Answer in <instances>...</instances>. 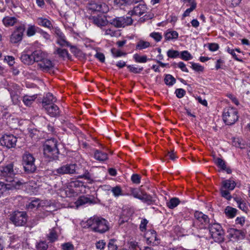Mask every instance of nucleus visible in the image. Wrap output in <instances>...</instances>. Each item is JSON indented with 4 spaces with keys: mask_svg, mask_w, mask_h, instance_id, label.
I'll return each instance as SVG.
<instances>
[{
    "mask_svg": "<svg viewBox=\"0 0 250 250\" xmlns=\"http://www.w3.org/2000/svg\"><path fill=\"white\" fill-rule=\"evenodd\" d=\"M86 226L91 230L95 232L104 233L109 229V224L105 219L94 216L86 222Z\"/></svg>",
    "mask_w": 250,
    "mask_h": 250,
    "instance_id": "1",
    "label": "nucleus"
},
{
    "mask_svg": "<svg viewBox=\"0 0 250 250\" xmlns=\"http://www.w3.org/2000/svg\"><path fill=\"white\" fill-rule=\"evenodd\" d=\"M44 154L50 160H55L59 153L57 141L54 138L47 140L43 145Z\"/></svg>",
    "mask_w": 250,
    "mask_h": 250,
    "instance_id": "2",
    "label": "nucleus"
},
{
    "mask_svg": "<svg viewBox=\"0 0 250 250\" xmlns=\"http://www.w3.org/2000/svg\"><path fill=\"white\" fill-rule=\"evenodd\" d=\"M238 118V111L236 108L228 107L224 109L223 119L226 125H233Z\"/></svg>",
    "mask_w": 250,
    "mask_h": 250,
    "instance_id": "3",
    "label": "nucleus"
},
{
    "mask_svg": "<svg viewBox=\"0 0 250 250\" xmlns=\"http://www.w3.org/2000/svg\"><path fill=\"white\" fill-rule=\"evenodd\" d=\"M208 229L211 237L215 242H221L224 240V231L220 224L218 223L210 224Z\"/></svg>",
    "mask_w": 250,
    "mask_h": 250,
    "instance_id": "4",
    "label": "nucleus"
},
{
    "mask_svg": "<svg viewBox=\"0 0 250 250\" xmlns=\"http://www.w3.org/2000/svg\"><path fill=\"white\" fill-rule=\"evenodd\" d=\"M35 161V159L32 154L28 152L24 153L22 156V165L26 172L32 173L36 170Z\"/></svg>",
    "mask_w": 250,
    "mask_h": 250,
    "instance_id": "5",
    "label": "nucleus"
},
{
    "mask_svg": "<svg viewBox=\"0 0 250 250\" xmlns=\"http://www.w3.org/2000/svg\"><path fill=\"white\" fill-rule=\"evenodd\" d=\"M27 214L24 211H15L10 220L16 226H22L27 222Z\"/></svg>",
    "mask_w": 250,
    "mask_h": 250,
    "instance_id": "6",
    "label": "nucleus"
},
{
    "mask_svg": "<svg viewBox=\"0 0 250 250\" xmlns=\"http://www.w3.org/2000/svg\"><path fill=\"white\" fill-rule=\"evenodd\" d=\"M14 165L12 163L8 164L5 167H1L0 175L7 182L13 183V178L15 174L14 170Z\"/></svg>",
    "mask_w": 250,
    "mask_h": 250,
    "instance_id": "7",
    "label": "nucleus"
},
{
    "mask_svg": "<svg viewBox=\"0 0 250 250\" xmlns=\"http://www.w3.org/2000/svg\"><path fill=\"white\" fill-rule=\"evenodd\" d=\"M17 142V138L12 134H5L0 139L1 145L9 148L14 147Z\"/></svg>",
    "mask_w": 250,
    "mask_h": 250,
    "instance_id": "8",
    "label": "nucleus"
},
{
    "mask_svg": "<svg viewBox=\"0 0 250 250\" xmlns=\"http://www.w3.org/2000/svg\"><path fill=\"white\" fill-rule=\"evenodd\" d=\"M132 21L133 20L130 17H121L114 19L111 24L118 28L124 27L125 26L131 25Z\"/></svg>",
    "mask_w": 250,
    "mask_h": 250,
    "instance_id": "9",
    "label": "nucleus"
},
{
    "mask_svg": "<svg viewBox=\"0 0 250 250\" xmlns=\"http://www.w3.org/2000/svg\"><path fill=\"white\" fill-rule=\"evenodd\" d=\"M77 167L76 164H66L57 168L56 171L58 174L61 175L78 173V172H76Z\"/></svg>",
    "mask_w": 250,
    "mask_h": 250,
    "instance_id": "10",
    "label": "nucleus"
},
{
    "mask_svg": "<svg viewBox=\"0 0 250 250\" xmlns=\"http://www.w3.org/2000/svg\"><path fill=\"white\" fill-rule=\"evenodd\" d=\"M24 183L21 181H13L11 184H5L3 182H0V196L9 190L17 188V187H19Z\"/></svg>",
    "mask_w": 250,
    "mask_h": 250,
    "instance_id": "11",
    "label": "nucleus"
},
{
    "mask_svg": "<svg viewBox=\"0 0 250 250\" xmlns=\"http://www.w3.org/2000/svg\"><path fill=\"white\" fill-rule=\"evenodd\" d=\"M24 31V28L23 26L17 27L10 36V42L12 43L20 42L22 40Z\"/></svg>",
    "mask_w": 250,
    "mask_h": 250,
    "instance_id": "12",
    "label": "nucleus"
},
{
    "mask_svg": "<svg viewBox=\"0 0 250 250\" xmlns=\"http://www.w3.org/2000/svg\"><path fill=\"white\" fill-rule=\"evenodd\" d=\"M89 9L93 11H98L102 13H106L108 11V6L104 3L101 2L96 3L92 2L88 5Z\"/></svg>",
    "mask_w": 250,
    "mask_h": 250,
    "instance_id": "13",
    "label": "nucleus"
},
{
    "mask_svg": "<svg viewBox=\"0 0 250 250\" xmlns=\"http://www.w3.org/2000/svg\"><path fill=\"white\" fill-rule=\"evenodd\" d=\"M89 19L92 22L99 27L104 26L108 23L106 18L103 15L91 16Z\"/></svg>",
    "mask_w": 250,
    "mask_h": 250,
    "instance_id": "14",
    "label": "nucleus"
},
{
    "mask_svg": "<svg viewBox=\"0 0 250 250\" xmlns=\"http://www.w3.org/2000/svg\"><path fill=\"white\" fill-rule=\"evenodd\" d=\"M146 6L145 4L140 3L134 7L132 10L128 12V14L131 16H141L146 12Z\"/></svg>",
    "mask_w": 250,
    "mask_h": 250,
    "instance_id": "15",
    "label": "nucleus"
},
{
    "mask_svg": "<svg viewBox=\"0 0 250 250\" xmlns=\"http://www.w3.org/2000/svg\"><path fill=\"white\" fill-rule=\"evenodd\" d=\"M38 67L42 71L47 72L54 67V65L51 61L44 58L38 63Z\"/></svg>",
    "mask_w": 250,
    "mask_h": 250,
    "instance_id": "16",
    "label": "nucleus"
},
{
    "mask_svg": "<svg viewBox=\"0 0 250 250\" xmlns=\"http://www.w3.org/2000/svg\"><path fill=\"white\" fill-rule=\"evenodd\" d=\"M145 237L148 244H152L153 245H156L158 244L156 232L154 230L150 229L147 231L145 234Z\"/></svg>",
    "mask_w": 250,
    "mask_h": 250,
    "instance_id": "17",
    "label": "nucleus"
},
{
    "mask_svg": "<svg viewBox=\"0 0 250 250\" xmlns=\"http://www.w3.org/2000/svg\"><path fill=\"white\" fill-rule=\"evenodd\" d=\"M194 217L197 221H198L202 225H206L209 223L208 216L202 212L196 211L194 213Z\"/></svg>",
    "mask_w": 250,
    "mask_h": 250,
    "instance_id": "18",
    "label": "nucleus"
},
{
    "mask_svg": "<svg viewBox=\"0 0 250 250\" xmlns=\"http://www.w3.org/2000/svg\"><path fill=\"white\" fill-rule=\"evenodd\" d=\"M47 113L51 117H56L60 115V109L55 104L44 107Z\"/></svg>",
    "mask_w": 250,
    "mask_h": 250,
    "instance_id": "19",
    "label": "nucleus"
},
{
    "mask_svg": "<svg viewBox=\"0 0 250 250\" xmlns=\"http://www.w3.org/2000/svg\"><path fill=\"white\" fill-rule=\"evenodd\" d=\"M56 101L57 99L53 96L52 94L48 93L42 100V106L43 107H45V106L51 105L54 104Z\"/></svg>",
    "mask_w": 250,
    "mask_h": 250,
    "instance_id": "20",
    "label": "nucleus"
},
{
    "mask_svg": "<svg viewBox=\"0 0 250 250\" xmlns=\"http://www.w3.org/2000/svg\"><path fill=\"white\" fill-rule=\"evenodd\" d=\"M94 158L96 160L102 162L108 159V155L105 152L96 149L94 150Z\"/></svg>",
    "mask_w": 250,
    "mask_h": 250,
    "instance_id": "21",
    "label": "nucleus"
},
{
    "mask_svg": "<svg viewBox=\"0 0 250 250\" xmlns=\"http://www.w3.org/2000/svg\"><path fill=\"white\" fill-rule=\"evenodd\" d=\"M21 61L25 64L31 65L35 62V60L33 59L32 54H27L23 52L21 56Z\"/></svg>",
    "mask_w": 250,
    "mask_h": 250,
    "instance_id": "22",
    "label": "nucleus"
},
{
    "mask_svg": "<svg viewBox=\"0 0 250 250\" xmlns=\"http://www.w3.org/2000/svg\"><path fill=\"white\" fill-rule=\"evenodd\" d=\"M36 22L39 25L49 29L52 27L51 22L49 20L43 17L38 18L36 19Z\"/></svg>",
    "mask_w": 250,
    "mask_h": 250,
    "instance_id": "23",
    "label": "nucleus"
},
{
    "mask_svg": "<svg viewBox=\"0 0 250 250\" xmlns=\"http://www.w3.org/2000/svg\"><path fill=\"white\" fill-rule=\"evenodd\" d=\"M236 184L232 179L225 180L222 182L221 188L228 190H232L235 187Z\"/></svg>",
    "mask_w": 250,
    "mask_h": 250,
    "instance_id": "24",
    "label": "nucleus"
},
{
    "mask_svg": "<svg viewBox=\"0 0 250 250\" xmlns=\"http://www.w3.org/2000/svg\"><path fill=\"white\" fill-rule=\"evenodd\" d=\"M33 59L35 60V62H37V64L45 58V53L41 50H36L32 53Z\"/></svg>",
    "mask_w": 250,
    "mask_h": 250,
    "instance_id": "25",
    "label": "nucleus"
},
{
    "mask_svg": "<svg viewBox=\"0 0 250 250\" xmlns=\"http://www.w3.org/2000/svg\"><path fill=\"white\" fill-rule=\"evenodd\" d=\"M234 201L236 202L238 207L244 212H246L248 210V208L244 200L241 197H235L234 199Z\"/></svg>",
    "mask_w": 250,
    "mask_h": 250,
    "instance_id": "26",
    "label": "nucleus"
},
{
    "mask_svg": "<svg viewBox=\"0 0 250 250\" xmlns=\"http://www.w3.org/2000/svg\"><path fill=\"white\" fill-rule=\"evenodd\" d=\"M37 98V95L32 96L26 95L22 98L23 103L27 106H30Z\"/></svg>",
    "mask_w": 250,
    "mask_h": 250,
    "instance_id": "27",
    "label": "nucleus"
},
{
    "mask_svg": "<svg viewBox=\"0 0 250 250\" xmlns=\"http://www.w3.org/2000/svg\"><path fill=\"white\" fill-rule=\"evenodd\" d=\"M178 37V33L175 31L167 30L165 34V39L166 41L176 39Z\"/></svg>",
    "mask_w": 250,
    "mask_h": 250,
    "instance_id": "28",
    "label": "nucleus"
},
{
    "mask_svg": "<svg viewBox=\"0 0 250 250\" xmlns=\"http://www.w3.org/2000/svg\"><path fill=\"white\" fill-rule=\"evenodd\" d=\"M237 211V210L236 208L227 206L225 209V213L227 217L232 218L235 216Z\"/></svg>",
    "mask_w": 250,
    "mask_h": 250,
    "instance_id": "29",
    "label": "nucleus"
},
{
    "mask_svg": "<svg viewBox=\"0 0 250 250\" xmlns=\"http://www.w3.org/2000/svg\"><path fill=\"white\" fill-rule=\"evenodd\" d=\"M17 19L15 17H6L3 19L2 22L5 26H11L17 22Z\"/></svg>",
    "mask_w": 250,
    "mask_h": 250,
    "instance_id": "30",
    "label": "nucleus"
},
{
    "mask_svg": "<svg viewBox=\"0 0 250 250\" xmlns=\"http://www.w3.org/2000/svg\"><path fill=\"white\" fill-rule=\"evenodd\" d=\"M58 234L57 232L54 229H52L50 230L49 233L47 235L48 240L50 242L53 243L58 239Z\"/></svg>",
    "mask_w": 250,
    "mask_h": 250,
    "instance_id": "31",
    "label": "nucleus"
},
{
    "mask_svg": "<svg viewBox=\"0 0 250 250\" xmlns=\"http://www.w3.org/2000/svg\"><path fill=\"white\" fill-rule=\"evenodd\" d=\"M139 200L142 201L143 202L146 203L148 205L151 204L153 202L151 196L147 194L146 193H144L141 194Z\"/></svg>",
    "mask_w": 250,
    "mask_h": 250,
    "instance_id": "32",
    "label": "nucleus"
},
{
    "mask_svg": "<svg viewBox=\"0 0 250 250\" xmlns=\"http://www.w3.org/2000/svg\"><path fill=\"white\" fill-rule=\"evenodd\" d=\"M179 203V199L178 198L174 197L167 203V205L169 208L173 209L176 207Z\"/></svg>",
    "mask_w": 250,
    "mask_h": 250,
    "instance_id": "33",
    "label": "nucleus"
},
{
    "mask_svg": "<svg viewBox=\"0 0 250 250\" xmlns=\"http://www.w3.org/2000/svg\"><path fill=\"white\" fill-rule=\"evenodd\" d=\"M54 53L59 55V57L65 59L69 57V54L67 50L58 48L54 51Z\"/></svg>",
    "mask_w": 250,
    "mask_h": 250,
    "instance_id": "34",
    "label": "nucleus"
},
{
    "mask_svg": "<svg viewBox=\"0 0 250 250\" xmlns=\"http://www.w3.org/2000/svg\"><path fill=\"white\" fill-rule=\"evenodd\" d=\"M91 202L90 199L85 196H81L75 202V205L78 208L80 206H82L86 203Z\"/></svg>",
    "mask_w": 250,
    "mask_h": 250,
    "instance_id": "35",
    "label": "nucleus"
},
{
    "mask_svg": "<svg viewBox=\"0 0 250 250\" xmlns=\"http://www.w3.org/2000/svg\"><path fill=\"white\" fill-rule=\"evenodd\" d=\"M164 81L165 83L169 86L173 85L176 82L175 79L170 74H167L166 75Z\"/></svg>",
    "mask_w": 250,
    "mask_h": 250,
    "instance_id": "36",
    "label": "nucleus"
},
{
    "mask_svg": "<svg viewBox=\"0 0 250 250\" xmlns=\"http://www.w3.org/2000/svg\"><path fill=\"white\" fill-rule=\"evenodd\" d=\"M7 89L8 91L10 92V94L11 93H20V86L18 85L17 84L11 83H10Z\"/></svg>",
    "mask_w": 250,
    "mask_h": 250,
    "instance_id": "37",
    "label": "nucleus"
},
{
    "mask_svg": "<svg viewBox=\"0 0 250 250\" xmlns=\"http://www.w3.org/2000/svg\"><path fill=\"white\" fill-rule=\"evenodd\" d=\"M57 43L62 46H69L72 47L70 43L66 40L65 36L58 38Z\"/></svg>",
    "mask_w": 250,
    "mask_h": 250,
    "instance_id": "38",
    "label": "nucleus"
},
{
    "mask_svg": "<svg viewBox=\"0 0 250 250\" xmlns=\"http://www.w3.org/2000/svg\"><path fill=\"white\" fill-rule=\"evenodd\" d=\"M229 234L233 239H239L241 236V233L240 230L231 229L229 231Z\"/></svg>",
    "mask_w": 250,
    "mask_h": 250,
    "instance_id": "39",
    "label": "nucleus"
},
{
    "mask_svg": "<svg viewBox=\"0 0 250 250\" xmlns=\"http://www.w3.org/2000/svg\"><path fill=\"white\" fill-rule=\"evenodd\" d=\"M133 58L136 62L145 63L147 62V57L145 55L140 56L138 54H135L133 56Z\"/></svg>",
    "mask_w": 250,
    "mask_h": 250,
    "instance_id": "40",
    "label": "nucleus"
},
{
    "mask_svg": "<svg viewBox=\"0 0 250 250\" xmlns=\"http://www.w3.org/2000/svg\"><path fill=\"white\" fill-rule=\"evenodd\" d=\"M150 46V43L144 41H140L136 45V48L139 50L144 49Z\"/></svg>",
    "mask_w": 250,
    "mask_h": 250,
    "instance_id": "41",
    "label": "nucleus"
},
{
    "mask_svg": "<svg viewBox=\"0 0 250 250\" xmlns=\"http://www.w3.org/2000/svg\"><path fill=\"white\" fill-rule=\"evenodd\" d=\"M230 190L221 187L220 192L221 196L227 200H230L231 199V196L229 192Z\"/></svg>",
    "mask_w": 250,
    "mask_h": 250,
    "instance_id": "42",
    "label": "nucleus"
},
{
    "mask_svg": "<svg viewBox=\"0 0 250 250\" xmlns=\"http://www.w3.org/2000/svg\"><path fill=\"white\" fill-rule=\"evenodd\" d=\"M114 4L119 7L124 5H130L132 4V0H114Z\"/></svg>",
    "mask_w": 250,
    "mask_h": 250,
    "instance_id": "43",
    "label": "nucleus"
},
{
    "mask_svg": "<svg viewBox=\"0 0 250 250\" xmlns=\"http://www.w3.org/2000/svg\"><path fill=\"white\" fill-rule=\"evenodd\" d=\"M196 2L195 1L192 2V5L190 7L188 8L183 14V17L185 18L189 16L190 13L193 11L196 7Z\"/></svg>",
    "mask_w": 250,
    "mask_h": 250,
    "instance_id": "44",
    "label": "nucleus"
},
{
    "mask_svg": "<svg viewBox=\"0 0 250 250\" xmlns=\"http://www.w3.org/2000/svg\"><path fill=\"white\" fill-rule=\"evenodd\" d=\"M180 58L182 60L187 61L192 59V55L188 51H183L180 53Z\"/></svg>",
    "mask_w": 250,
    "mask_h": 250,
    "instance_id": "45",
    "label": "nucleus"
},
{
    "mask_svg": "<svg viewBox=\"0 0 250 250\" xmlns=\"http://www.w3.org/2000/svg\"><path fill=\"white\" fill-rule=\"evenodd\" d=\"M48 246L45 241H41L36 245V248L38 250H47Z\"/></svg>",
    "mask_w": 250,
    "mask_h": 250,
    "instance_id": "46",
    "label": "nucleus"
},
{
    "mask_svg": "<svg viewBox=\"0 0 250 250\" xmlns=\"http://www.w3.org/2000/svg\"><path fill=\"white\" fill-rule=\"evenodd\" d=\"M40 206V200L37 199L36 200H32L27 206V208L29 209H34L35 208H38Z\"/></svg>",
    "mask_w": 250,
    "mask_h": 250,
    "instance_id": "47",
    "label": "nucleus"
},
{
    "mask_svg": "<svg viewBox=\"0 0 250 250\" xmlns=\"http://www.w3.org/2000/svg\"><path fill=\"white\" fill-rule=\"evenodd\" d=\"M214 162L216 165L221 167L222 169L225 170L227 168L225 161L220 158H217L214 159Z\"/></svg>",
    "mask_w": 250,
    "mask_h": 250,
    "instance_id": "48",
    "label": "nucleus"
},
{
    "mask_svg": "<svg viewBox=\"0 0 250 250\" xmlns=\"http://www.w3.org/2000/svg\"><path fill=\"white\" fill-rule=\"evenodd\" d=\"M180 53L177 50L169 49L167 52V56L170 58H176L179 56Z\"/></svg>",
    "mask_w": 250,
    "mask_h": 250,
    "instance_id": "49",
    "label": "nucleus"
},
{
    "mask_svg": "<svg viewBox=\"0 0 250 250\" xmlns=\"http://www.w3.org/2000/svg\"><path fill=\"white\" fill-rule=\"evenodd\" d=\"M107 247L108 250H117L118 247L116 244V240L115 239L109 240Z\"/></svg>",
    "mask_w": 250,
    "mask_h": 250,
    "instance_id": "50",
    "label": "nucleus"
},
{
    "mask_svg": "<svg viewBox=\"0 0 250 250\" xmlns=\"http://www.w3.org/2000/svg\"><path fill=\"white\" fill-rule=\"evenodd\" d=\"M111 51L114 57H119L126 55V53L122 52L121 50L115 48H112Z\"/></svg>",
    "mask_w": 250,
    "mask_h": 250,
    "instance_id": "51",
    "label": "nucleus"
},
{
    "mask_svg": "<svg viewBox=\"0 0 250 250\" xmlns=\"http://www.w3.org/2000/svg\"><path fill=\"white\" fill-rule=\"evenodd\" d=\"M127 68L130 72L136 74L140 73L143 70V67L138 68L133 65H129Z\"/></svg>",
    "mask_w": 250,
    "mask_h": 250,
    "instance_id": "52",
    "label": "nucleus"
},
{
    "mask_svg": "<svg viewBox=\"0 0 250 250\" xmlns=\"http://www.w3.org/2000/svg\"><path fill=\"white\" fill-rule=\"evenodd\" d=\"M62 250H74V245L70 242L63 243L61 245Z\"/></svg>",
    "mask_w": 250,
    "mask_h": 250,
    "instance_id": "53",
    "label": "nucleus"
},
{
    "mask_svg": "<svg viewBox=\"0 0 250 250\" xmlns=\"http://www.w3.org/2000/svg\"><path fill=\"white\" fill-rule=\"evenodd\" d=\"M232 145L237 147L242 148L244 146L243 141L239 138H234L232 141Z\"/></svg>",
    "mask_w": 250,
    "mask_h": 250,
    "instance_id": "54",
    "label": "nucleus"
},
{
    "mask_svg": "<svg viewBox=\"0 0 250 250\" xmlns=\"http://www.w3.org/2000/svg\"><path fill=\"white\" fill-rule=\"evenodd\" d=\"M148 222V221L145 218L142 219L139 226V229L142 232H144L146 230V225Z\"/></svg>",
    "mask_w": 250,
    "mask_h": 250,
    "instance_id": "55",
    "label": "nucleus"
},
{
    "mask_svg": "<svg viewBox=\"0 0 250 250\" xmlns=\"http://www.w3.org/2000/svg\"><path fill=\"white\" fill-rule=\"evenodd\" d=\"M177 65V66L181 69L182 71L186 72H188V70L186 67V64L182 62H180L178 63H174L172 64V66L175 67V65Z\"/></svg>",
    "mask_w": 250,
    "mask_h": 250,
    "instance_id": "56",
    "label": "nucleus"
},
{
    "mask_svg": "<svg viewBox=\"0 0 250 250\" xmlns=\"http://www.w3.org/2000/svg\"><path fill=\"white\" fill-rule=\"evenodd\" d=\"M111 191L115 197H118L122 194V189L119 186H116L112 188Z\"/></svg>",
    "mask_w": 250,
    "mask_h": 250,
    "instance_id": "57",
    "label": "nucleus"
},
{
    "mask_svg": "<svg viewBox=\"0 0 250 250\" xmlns=\"http://www.w3.org/2000/svg\"><path fill=\"white\" fill-rule=\"evenodd\" d=\"M192 64V68L197 72H202L204 70V67L199 64L194 62H190Z\"/></svg>",
    "mask_w": 250,
    "mask_h": 250,
    "instance_id": "58",
    "label": "nucleus"
},
{
    "mask_svg": "<svg viewBox=\"0 0 250 250\" xmlns=\"http://www.w3.org/2000/svg\"><path fill=\"white\" fill-rule=\"evenodd\" d=\"M19 93H15L13 92L10 94L12 101L15 104H18L20 102Z\"/></svg>",
    "mask_w": 250,
    "mask_h": 250,
    "instance_id": "59",
    "label": "nucleus"
},
{
    "mask_svg": "<svg viewBox=\"0 0 250 250\" xmlns=\"http://www.w3.org/2000/svg\"><path fill=\"white\" fill-rule=\"evenodd\" d=\"M150 36L157 42L160 41L162 38V36L158 32H152L150 34Z\"/></svg>",
    "mask_w": 250,
    "mask_h": 250,
    "instance_id": "60",
    "label": "nucleus"
},
{
    "mask_svg": "<svg viewBox=\"0 0 250 250\" xmlns=\"http://www.w3.org/2000/svg\"><path fill=\"white\" fill-rule=\"evenodd\" d=\"M118 31H115L111 28H108L105 30L104 34L106 35H110L111 37H115L117 36Z\"/></svg>",
    "mask_w": 250,
    "mask_h": 250,
    "instance_id": "61",
    "label": "nucleus"
},
{
    "mask_svg": "<svg viewBox=\"0 0 250 250\" xmlns=\"http://www.w3.org/2000/svg\"><path fill=\"white\" fill-rule=\"evenodd\" d=\"M131 195H132L134 198L139 199L141 194L138 189L137 188H130Z\"/></svg>",
    "mask_w": 250,
    "mask_h": 250,
    "instance_id": "62",
    "label": "nucleus"
},
{
    "mask_svg": "<svg viewBox=\"0 0 250 250\" xmlns=\"http://www.w3.org/2000/svg\"><path fill=\"white\" fill-rule=\"evenodd\" d=\"M175 94L178 98H182L186 94V91L182 88H178L175 90Z\"/></svg>",
    "mask_w": 250,
    "mask_h": 250,
    "instance_id": "63",
    "label": "nucleus"
},
{
    "mask_svg": "<svg viewBox=\"0 0 250 250\" xmlns=\"http://www.w3.org/2000/svg\"><path fill=\"white\" fill-rule=\"evenodd\" d=\"M132 182L136 184H139L140 183L141 177L137 174H134L131 177Z\"/></svg>",
    "mask_w": 250,
    "mask_h": 250,
    "instance_id": "64",
    "label": "nucleus"
}]
</instances>
